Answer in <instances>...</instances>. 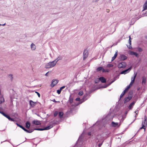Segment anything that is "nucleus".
Instances as JSON below:
<instances>
[{"label": "nucleus", "instance_id": "nucleus-1", "mask_svg": "<svg viewBox=\"0 0 147 147\" xmlns=\"http://www.w3.org/2000/svg\"><path fill=\"white\" fill-rule=\"evenodd\" d=\"M83 136L82 134L80 135L74 147H85L84 142L82 141Z\"/></svg>", "mask_w": 147, "mask_h": 147}, {"label": "nucleus", "instance_id": "nucleus-2", "mask_svg": "<svg viewBox=\"0 0 147 147\" xmlns=\"http://www.w3.org/2000/svg\"><path fill=\"white\" fill-rule=\"evenodd\" d=\"M113 117V115L111 113H109L106 117L104 119L103 121H104L105 123H108L109 121L112 120Z\"/></svg>", "mask_w": 147, "mask_h": 147}, {"label": "nucleus", "instance_id": "nucleus-3", "mask_svg": "<svg viewBox=\"0 0 147 147\" xmlns=\"http://www.w3.org/2000/svg\"><path fill=\"white\" fill-rule=\"evenodd\" d=\"M96 139V142L97 143H98V145L99 147H100L102 144L104 140L103 139V138L100 135H98L97 136Z\"/></svg>", "mask_w": 147, "mask_h": 147}, {"label": "nucleus", "instance_id": "nucleus-4", "mask_svg": "<svg viewBox=\"0 0 147 147\" xmlns=\"http://www.w3.org/2000/svg\"><path fill=\"white\" fill-rule=\"evenodd\" d=\"M56 63L57 61H56L55 60L49 62L46 64L45 67L47 69L53 67L56 65Z\"/></svg>", "mask_w": 147, "mask_h": 147}, {"label": "nucleus", "instance_id": "nucleus-5", "mask_svg": "<svg viewBox=\"0 0 147 147\" xmlns=\"http://www.w3.org/2000/svg\"><path fill=\"white\" fill-rule=\"evenodd\" d=\"M55 124V122L54 121H51L48 124L47 126L45 127V130H48L53 127V125Z\"/></svg>", "mask_w": 147, "mask_h": 147}, {"label": "nucleus", "instance_id": "nucleus-6", "mask_svg": "<svg viewBox=\"0 0 147 147\" xmlns=\"http://www.w3.org/2000/svg\"><path fill=\"white\" fill-rule=\"evenodd\" d=\"M126 65L127 64L125 62H122L118 64V67L119 68H124L126 67Z\"/></svg>", "mask_w": 147, "mask_h": 147}, {"label": "nucleus", "instance_id": "nucleus-7", "mask_svg": "<svg viewBox=\"0 0 147 147\" xmlns=\"http://www.w3.org/2000/svg\"><path fill=\"white\" fill-rule=\"evenodd\" d=\"M129 94L131 95L132 94V93H129ZM132 98V96L131 95L130 96H128L127 97H126L125 98L124 100V104L126 103L127 102H129L130 100Z\"/></svg>", "mask_w": 147, "mask_h": 147}, {"label": "nucleus", "instance_id": "nucleus-8", "mask_svg": "<svg viewBox=\"0 0 147 147\" xmlns=\"http://www.w3.org/2000/svg\"><path fill=\"white\" fill-rule=\"evenodd\" d=\"M130 88V87L129 86H127L126 88L121 94L120 97V100L121 98L125 94L128 90Z\"/></svg>", "mask_w": 147, "mask_h": 147}, {"label": "nucleus", "instance_id": "nucleus-9", "mask_svg": "<svg viewBox=\"0 0 147 147\" xmlns=\"http://www.w3.org/2000/svg\"><path fill=\"white\" fill-rule=\"evenodd\" d=\"M131 69H132V67H130L129 68L122 71L121 72L120 74H125L128 73V72H129L130 71V70H131Z\"/></svg>", "mask_w": 147, "mask_h": 147}, {"label": "nucleus", "instance_id": "nucleus-10", "mask_svg": "<svg viewBox=\"0 0 147 147\" xmlns=\"http://www.w3.org/2000/svg\"><path fill=\"white\" fill-rule=\"evenodd\" d=\"M88 94L87 93H86L85 94L82 98V101L80 102V103L76 105V106H78L79 105L81 104L83 102H84V101L87 100V99L88 98H87V97L88 96Z\"/></svg>", "mask_w": 147, "mask_h": 147}, {"label": "nucleus", "instance_id": "nucleus-11", "mask_svg": "<svg viewBox=\"0 0 147 147\" xmlns=\"http://www.w3.org/2000/svg\"><path fill=\"white\" fill-rule=\"evenodd\" d=\"M121 125V123L119 124V123L117 122H115L114 121H112L111 123V125L112 127H119Z\"/></svg>", "mask_w": 147, "mask_h": 147}, {"label": "nucleus", "instance_id": "nucleus-12", "mask_svg": "<svg viewBox=\"0 0 147 147\" xmlns=\"http://www.w3.org/2000/svg\"><path fill=\"white\" fill-rule=\"evenodd\" d=\"M88 51L87 49H85L84 50L83 52V59L85 60V59L86 58L88 57Z\"/></svg>", "mask_w": 147, "mask_h": 147}, {"label": "nucleus", "instance_id": "nucleus-13", "mask_svg": "<svg viewBox=\"0 0 147 147\" xmlns=\"http://www.w3.org/2000/svg\"><path fill=\"white\" fill-rule=\"evenodd\" d=\"M58 82V81L57 80L53 79L52 80V83L51 84V86L52 87H54L55 86Z\"/></svg>", "mask_w": 147, "mask_h": 147}, {"label": "nucleus", "instance_id": "nucleus-14", "mask_svg": "<svg viewBox=\"0 0 147 147\" xmlns=\"http://www.w3.org/2000/svg\"><path fill=\"white\" fill-rule=\"evenodd\" d=\"M144 121L142 122V125L144 126L145 127H146L147 124V117L146 116H144Z\"/></svg>", "mask_w": 147, "mask_h": 147}, {"label": "nucleus", "instance_id": "nucleus-15", "mask_svg": "<svg viewBox=\"0 0 147 147\" xmlns=\"http://www.w3.org/2000/svg\"><path fill=\"white\" fill-rule=\"evenodd\" d=\"M100 81L102 83H105L106 82V79L103 77H100L99 78Z\"/></svg>", "mask_w": 147, "mask_h": 147}, {"label": "nucleus", "instance_id": "nucleus-16", "mask_svg": "<svg viewBox=\"0 0 147 147\" xmlns=\"http://www.w3.org/2000/svg\"><path fill=\"white\" fill-rule=\"evenodd\" d=\"M135 103V101H133L129 104L128 106V109L129 110H131L132 109Z\"/></svg>", "mask_w": 147, "mask_h": 147}, {"label": "nucleus", "instance_id": "nucleus-17", "mask_svg": "<svg viewBox=\"0 0 147 147\" xmlns=\"http://www.w3.org/2000/svg\"><path fill=\"white\" fill-rule=\"evenodd\" d=\"M32 123L33 124L36 125H40L41 124V123L38 120H34L32 121Z\"/></svg>", "mask_w": 147, "mask_h": 147}, {"label": "nucleus", "instance_id": "nucleus-18", "mask_svg": "<svg viewBox=\"0 0 147 147\" xmlns=\"http://www.w3.org/2000/svg\"><path fill=\"white\" fill-rule=\"evenodd\" d=\"M30 105L31 107H33L34 106L36 103V102L33 101L32 100H30L29 101Z\"/></svg>", "mask_w": 147, "mask_h": 147}, {"label": "nucleus", "instance_id": "nucleus-19", "mask_svg": "<svg viewBox=\"0 0 147 147\" xmlns=\"http://www.w3.org/2000/svg\"><path fill=\"white\" fill-rule=\"evenodd\" d=\"M127 57L126 56L123 55H120V59L122 61H124L126 59Z\"/></svg>", "mask_w": 147, "mask_h": 147}, {"label": "nucleus", "instance_id": "nucleus-20", "mask_svg": "<svg viewBox=\"0 0 147 147\" xmlns=\"http://www.w3.org/2000/svg\"><path fill=\"white\" fill-rule=\"evenodd\" d=\"M143 9L142 10V11L147 9V0L145 1L143 6Z\"/></svg>", "mask_w": 147, "mask_h": 147}, {"label": "nucleus", "instance_id": "nucleus-21", "mask_svg": "<svg viewBox=\"0 0 147 147\" xmlns=\"http://www.w3.org/2000/svg\"><path fill=\"white\" fill-rule=\"evenodd\" d=\"M104 68L102 67H97L96 69V71L97 72H99L100 71H102H102H103V69Z\"/></svg>", "mask_w": 147, "mask_h": 147}, {"label": "nucleus", "instance_id": "nucleus-22", "mask_svg": "<svg viewBox=\"0 0 147 147\" xmlns=\"http://www.w3.org/2000/svg\"><path fill=\"white\" fill-rule=\"evenodd\" d=\"M146 77L145 76H143L142 77V84H145L146 83Z\"/></svg>", "mask_w": 147, "mask_h": 147}, {"label": "nucleus", "instance_id": "nucleus-23", "mask_svg": "<svg viewBox=\"0 0 147 147\" xmlns=\"http://www.w3.org/2000/svg\"><path fill=\"white\" fill-rule=\"evenodd\" d=\"M58 113V116L60 118H62L63 117V113L61 111H60Z\"/></svg>", "mask_w": 147, "mask_h": 147}, {"label": "nucleus", "instance_id": "nucleus-24", "mask_svg": "<svg viewBox=\"0 0 147 147\" xmlns=\"http://www.w3.org/2000/svg\"><path fill=\"white\" fill-rule=\"evenodd\" d=\"M26 127L28 129L29 128L30 124L29 121H27L25 123Z\"/></svg>", "mask_w": 147, "mask_h": 147}, {"label": "nucleus", "instance_id": "nucleus-25", "mask_svg": "<svg viewBox=\"0 0 147 147\" xmlns=\"http://www.w3.org/2000/svg\"><path fill=\"white\" fill-rule=\"evenodd\" d=\"M117 51L115 52V53L114 54V56L112 57L111 61H113L117 57Z\"/></svg>", "mask_w": 147, "mask_h": 147}, {"label": "nucleus", "instance_id": "nucleus-26", "mask_svg": "<svg viewBox=\"0 0 147 147\" xmlns=\"http://www.w3.org/2000/svg\"><path fill=\"white\" fill-rule=\"evenodd\" d=\"M129 45H127V48L129 49H132V47L131 46V40H129Z\"/></svg>", "mask_w": 147, "mask_h": 147}, {"label": "nucleus", "instance_id": "nucleus-27", "mask_svg": "<svg viewBox=\"0 0 147 147\" xmlns=\"http://www.w3.org/2000/svg\"><path fill=\"white\" fill-rule=\"evenodd\" d=\"M30 46L32 50H34L36 49V46L33 43H32L31 44Z\"/></svg>", "mask_w": 147, "mask_h": 147}, {"label": "nucleus", "instance_id": "nucleus-28", "mask_svg": "<svg viewBox=\"0 0 147 147\" xmlns=\"http://www.w3.org/2000/svg\"><path fill=\"white\" fill-rule=\"evenodd\" d=\"M136 76V74L134 76V77H132L131 78V82H132L133 83H134L135 81V79Z\"/></svg>", "mask_w": 147, "mask_h": 147}, {"label": "nucleus", "instance_id": "nucleus-29", "mask_svg": "<svg viewBox=\"0 0 147 147\" xmlns=\"http://www.w3.org/2000/svg\"><path fill=\"white\" fill-rule=\"evenodd\" d=\"M71 96L70 95V96H69V100L68 101L70 103V104H71L72 103L73 101V98H71Z\"/></svg>", "mask_w": 147, "mask_h": 147}, {"label": "nucleus", "instance_id": "nucleus-30", "mask_svg": "<svg viewBox=\"0 0 147 147\" xmlns=\"http://www.w3.org/2000/svg\"><path fill=\"white\" fill-rule=\"evenodd\" d=\"M34 130L38 131L45 130V127L43 128H36L34 129Z\"/></svg>", "mask_w": 147, "mask_h": 147}, {"label": "nucleus", "instance_id": "nucleus-31", "mask_svg": "<svg viewBox=\"0 0 147 147\" xmlns=\"http://www.w3.org/2000/svg\"><path fill=\"white\" fill-rule=\"evenodd\" d=\"M118 77L117 76H115L113 78V80H112L111 82L109 83V85H111V84L115 82L117 79Z\"/></svg>", "mask_w": 147, "mask_h": 147}, {"label": "nucleus", "instance_id": "nucleus-32", "mask_svg": "<svg viewBox=\"0 0 147 147\" xmlns=\"http://www.w3.org/2000/svg\"><path fill=\"white\" fill-rule=\"evenodd\" d=\"M118 77L117 76H115L113 78V80H112L111 82L109 83V85H111V84L115 82L117 79Z\"/></svg>", "mask_w": 147, "mask_h": 147}, {"label": "nucleus", "instance_id": "nucleus-33", "mask_svg": "<svg viewBox=\"0 0 147 147\" xmlns=\"http://www.w3.org/2000/svg\"><path fill=\"white\" fill-rule=\"evenodd\" d=\"M8 77L10 79L11 81H12L13 78V75L12 74H9L8 75Z\"/></svg>", "mask_w": 147, "mask_h": 147}, {"label": "nucleus", "instance_id": "nucleus-34", "mask_svg": "<svg viewBox=\"0 0 147 147\" xmlns=\"http://www.w3.org/2000/svg\"><path fill=\"white\" fill-rule=\"evenodd\" d=\"M4 99L3 96H1L0 98V104L4 102Z\"/></svg>", "mask_w": 147, "mask_h": 147}, {"label": "nucleus", "instance_id": "nucleus-35", "mask_svg": "<svg viewBox=\"0 0 147 147\" xmlns=\"http://www.w3.org/2000/svg\"><path fill=\"white\" fill-rule=\"evenodd\" d=\"M34 130V129H31L29 130H28L26 129V130L25 131L28 133H31L33 132Z\"/></svg>", "mask_w": 147, "mask_h": 147}, {"label": "nucleus", "instance_id": "nucleus-36", "mask_svg": "<svg viewBox=\"0 0 147 147\" xmlns=\"http://www.w3.org/2000/svg\"><path fill=\"white\" fill-rule=\"evenodd\" d=\"M146 127H144V126L142 125V127H140L139 129L138 130L137 133L138 132L140 129H144V131H145Z\"/></svg>", "mask_w": 147, "mask_h": 147}, {"label": "nucleus", "instance_id": "nucleus-37", "mask_svg": "<svg viewBox=\"0 0 147 147\" xmlns=\"http://www.w3.org/2000/svg\"><path fill=\"white\" fill-rule=\"evenodd\" d=\"M76 101H79V102L77 104H76V106H77L76 105H77L79 103H80V102H81L82 101V100H80V98H76Z\"/></svg>", "mask_w": 147, "mask_h": 147}, {"label": "nucleus", "instance_id": "nucleus-38", "mask_svg": "<svg viewBox=\"0 0 147 147\" xmlns=\"http://www.w3.org/2000/svg\"><path fill=\"white\" fill-rule=\"evenodd\" d=\"M0 113L3 115L4 116L6 117L7 116V114L5 113L4 112L1 111H0Z\"/></svg>", "mask_w": 147, "mask_h": 147}, {"label": "nucleus", "instance_id": "nucleus-39", "mask_svg": "<svg viewBox=\"0 0 147 147\" xmlns=\"http://www.w3.org/2000/svg\"><path fill=\"white\" fill-rule=\"evenodd\" d=\"M109 71V70L108 69H103V71H102V72H108Z\"/></svg>", "mask_w": 147, "mask_h": 147}, {"label": "nucleus", "instance_id": "nucleus-40", "mask_svg": "<svg viewBox=\"0 0 147 147\" xmlns=\"http://www.w3.org/2000/svg\"><path fill=\"white\" fill-rule=\"evenodd\" d=\"M113 66V65L111 64H109L107 65V67L109 68L112 67Z\"/></svg>", "mask_w": 147, "mask_h": 147}, {"label": "nucleus", "instance_id": "nucleus-41", "mask_svg": "<svg viewBox=\"0 0 147 147\" xmlns=\"http://www.w3.org/2000/svg\"><path fill=\"white\" fill-rule=\"evenodd\" d=\"M138 51L140 52H141L143 51L142 49L140 47H138L137 48Z\"/></svg>", "mask_w": 147, "mask_h": 147}, {"label": "nucleus", "instance_id": "nucleus-42", "mask_svg": "<svg viewBox=\"0 0 147 147\" xmlns=\"http://www.w3.org/2000/svg\"><path fill=\"white\" fill-rule=\"evenodd\" d=\"M62 57L61 56H59L58 57V58L57 59V61H57V62L59 60H61L62 59Z\"/></svg>", "mask_w": 147, "mask_h": 147}, {"label": "nucleus", "instance_id": "nucleus-43", "mask_svg": "<svg viewBox=\"0 0 147 147\" xmlns=\"http://www.w3.org/2000/svg\"><path fill=\"white\" fill-rule=\"evenodd\" d=\"M110 85H109V83L108 84H106L104 86H102V88H106Z\"/></svg>", "mask_w": 147, "mask_h": 147}, {"label": "nucleus", "instance_id": "nucleus-44", "mask_svg": "<svg viewBox=\"0 0 147 147\" xmlns=\"http://www.w3.org/2000/svg\"><path fill=\"white\" fill-rule=\"evenodd\" d=\"M135 52L131 51H129V54L131 55H134Z\"/></svg>", "mask_w": 147, "mask_h": 147}, {"label": "nucleus", "instance_id": "nucleus-45", "mask_svg": "<svg viewBox=\"0 0 147 147\" xmlns=\"http://www.w3.org/2000/svg\"><path fill=\"white\" fill-rule=\"evenodd\" d=\"M83 94V91H80L78 93V94L80 96H82Z\"/></svg>", "mask_w": 147, "mask_h": 147}, {"label": "nucleus", "instance_id": "nucleus-46", "mask_svg": "<svg viewBox=\"0 0 147 147\" xmlns=\"http://www.w3.org/2000/svg\"><path fill=\"white\" fill-rule=\"evenodd\" d=\"M134 55H135L137 57H139V55L138 54L135 52Z\"/></svg>", "mask_w": 147, "mask_h": 147}, {"label": "nucleus", "instance_id": "nucleus-47", "mask_svg": "<svg viewBox=\"0 0 147 147\" xmlns=\"http://www.w3.org/2000/svg\"><path fill=\"white\" fill-rule=\"evenodd\" d=\"M5 117H6L7 118L9 121L11 119V117L9 116L8 115H7V116H6Z\"/></svg>", "mask_w": 147, "mask_h": 147}, {"label": "nucleus", "instance_id": "nucleus-48", "mask_svg": "<svg viewBox=\"0 0 147 147\" xmlns=\"http://www.w3.org/2000/svg\"><path fill=\"white\" fill-rule=\"evenodd\" d=\"M5 117H6L7 118L9 121L11 119V117L9 116L8 115H7V116H6Z\"/></svg>", "mask_w": 147, "mask_h": 147}, {"label": "nucleus", "instance_id": "nucleus-49", "mask_svg": "<svg viewBox=\"0 0 147 147\" xmlns=\"http://www.w3.org/2000/svg\"><path fill=\"white\" fill-rule=\"evenodd\" d=\"M5 117H6L7 118L9 121L11 119V117L9 116L8 115H7V116H6Z\"/></svg>", "mask_w": 147, "mask_h": 147}, {"label": "nucleus", "instance_id": "nucleus-50", "mask_svg": "<svg viewBox=\"0 0 147 147\" xmlns=\"http://www.w3.org/2000/svg\"><path fill=\"white\" fill-rule=\"evenodd\" d=\"M58 114V112L57 111H55V113H54V117H56L57 115Z\"/></svg>", "mask_w": 147, "mask_h": 147}, {"label": "nucleus", "instance_id": "nucleus-51", "mask_svg": "<svg viewBox=\"0 0 147 147\" xmlns=\"http://www.w3.org/2000/svg\"><path fill=\"white\" fill-rule=\"evenodd\" d=\"M129 111V110L127 109V110H126L124 113V115H125L126 116V115H127V114L128 113V112Z\"/></svg>", "mask_w": 147, "mask_h": 147}, {"label": "nucleus", "instance_id": "nucleus-52", "mask_svg": "<svg viewBox=\"0 0 147 147\" xmlns=\"http://www.w3.org/2000/svg\"><path fill=\"white\" fill-rule=\"evenodd\" d=\"M61 90L59 89V90H57V92L58 94H59L61 93Z\"/></svg>", "mask_w": 147, "mask_h": 147}, {"label": "nucleus", "instance_id": "nucleus-53", "mask_svg": "<svg viewBox=\"0 0 147 147\" xmlns=\"http://www.w3.org/2000/svg\"><path fill=\"white\" fill-rule=\"evenodd\" d=\"M126 116L125 115H123L122 117V118H121V120L123 119L122 121H123L124 120V119L126 118Z\"/></svg>", "mask_w": 147, "mask_h": 147}, {"label": "nucleus", "instance_id": "nucleus-54", "mask_svg": "<svg viewBox=\"0 0 147 147\" xmlns=\"http://www.w3.org/2000/svg\"><path fill=\"white\" fill-rule=\"evenodd\" d=\"M99 81H100V80H99V78H98V79L96 80L95 82V83L96 84L98 83V82Z\"/></svg>", "mask_w": 147, "mask_h": 147}, {"label": "nucleus", "instance_id": "nucleus-55", "mask_svg": "<svg viewBox=\"0 0 147 147\" xmlns=\"http://www.w3.org/2000/svg\"><path fill=\"white\" fill-rule=\"evenodd\" d=\"M35 93H36L37 95H38V97H40V93L38 92H37V91H35Z\"/></svg>", "mask_w": 147, "mask_h": 147}, {"label": "nucleus", "instance_id": "nucleus-56", "mask_svg": "<svg viewBox=\"0 0 147 147\" xmlns=\"http://www.w3.org/2000/svg\"><path fill=\"white\" fill-rule=\"evenodd\" d=\"M52 101L53 102H55V103H57V102H60L59 101H56V100H55V99H54L53 100H52Z\"/></svg>", "mask_w": 147, "mask_h": 147}, {"label": "nucleus", "instance_id": "nucleus-57", "mask_svg": "<svg viewBox=\"0 0 147 147\" xmlns=\"http://www.w3.org/2000/svg\"><path fill=\"white\" fill-rule=\"evenodd\" d=\"M65 86H62L60 88V89L61 91L62 90H63V89L64 88H65Z\"/></svg>", "mask_w": 147, "mask_h": 147}, {"label": "nucleus", "instance_id": "nucleus-58", "mask_svg": "<svg viewBox=\"0 0 147 147\" xmlns=\"http://www.w3.org/2000/svg\"><path fill=\"white\" fill-rule=\"evenodd\" d=\"M133 84V83L131 82L130 84L128 86H130L131 87V86Z\"/></svg>", "mask_w": 147, "mask_h": 147}, {"label": "nucleus", "instance_id": "nucleus-59", "mask_svg": "<svg viewBox=\"0 0 147 147\" xmlns=\"http://www.w3.org/2000/svg\"><path fill=\"white\" fill-rule=\"evenodd\" d=\"M10 121H14L15 120L13 118H11Z\"/></svg>", "mask_w": 147, "mask_h": 147}, {"label": "nucleus", "instance_id": "nucleus-60", "mask_svg": "<svg viewBox=\"0 0 147 147\" xmlns=\"http://www.w3.org/2000/svg\"><path fill=\"white\" fill-rule=\"evenodd\" d=\"M16 124L18 126V127H20V125L18 123H16Z\"/></svg>", "mask_w": 147, "mask_h": 147}, {"label": "nucleus", "instance_id": "nucleus-61", "mask_svg": "<svg viewBox=\"0 0 147 147\" xmlns=\"http://www.w3.org/2000/svg\"><path fill=\"white\" fill-rule=\"evenodd\" d=\"M49 72V71L45 75L46 76H48V73Z\"/></svg>", "mask_w": 147, "mask_h": 147}, {"label": "nucleus", "instance_id": "nucleus-62", "mask_svg": "<svg viewBox=\"0 0 147 147\" xmlns=\"http://www.w3.org/2000/svg\"><path fill=\"white\" fill-rule=\"evenodd\" d=\"M22 129L24 130L25 131H26V129L25 127H24Z\"/></svg>", "mask_w": 147, "mask_h": 147}, {"label": "nucleus", "instance_id": "nucleus-63", "mask_svg": "<svg viewBox=\"0 0 147 147\" xmlns=\"http://www.w3.org/2000/svg\"><path fill=\"white\" fill-rule=\"evenodd\" d=\"M98 121H97L96 123H95L93 125V126H94L95 125H97V123H98Z\"/></svg>", "mask_w": 147, "mask_h": 147}, {"label": "nucleus", "instance_id": "nucleus-64", "mask_svg": "<svg viewBox=\"0 0 147 147\" xmlns=\"http://www.w3.org/2000/svg\"><path fill=\"white\" fill-rule=\"evenodd\" d=\"M129 40H131L132 39V38H131V37L130 36H129Z\"/></svg>", "mask_w": 147, "mask_h": 147}]
</instances>
